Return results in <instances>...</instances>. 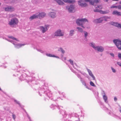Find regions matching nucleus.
I'll use <instances>...</instances> for the list:
<instances>
[{"label":"nucleus","mask_w":121,"mask_h":121,"mask_svg":"<svg viewBox=\"0 0 121 121\" xmlns=\"http://www.w3.org/2000/svg\"><path fill=\"white\" fill-rule=\"evenodd\" d=\"M86 69L89 73V75L92 77V78L93 79V80H95V77L93 75L91 70L87 68H86Z\"/></svg>","instance_id":"nucleus-12"},{"label":"nucleus","mask_w":121,"mask_h":121,"mask_svg":"<svg viewBox=\"0 0 121 121\" xmlns=\"http://www.w3.org/2000/svg\"><path fill=\"white\" fill-rule=\"evenodd\" d=\"M112 1H118L119 0H112Z\"/></svg>","instance_id":"nucleus-58"},{"label":"nucleus","mask_w":121,"mask_h":121,"mask_svg":"<svg viewBox=\"0 0 121 121\" xmlns=\"http://www.w3.org/2000/svg\"><path fill=\"white\" fill-rule=\"evenodd\" d=\"M89 45L92 47L95 51L100 52H102L104 51V47L100 46H96L95 43L92 42L89 43Z\"/></svg>","instance_id":"nucleus-2"},{"label":"nucleus","mask_w":121,"mask_h":121,"mask_svg":"<svg viewBox=\"0 0 121 121\" xmlns=\"http://www.w3.org/2000/svg\"><path fill=\"white\" fill-rule=\"evenodd\" d=\"M119 28H120L121 29V24H120L119 25Z\"/></svg>","instance_id":"nucleus-56"},{"label":"nucleus","mask_w":121,"mask_h":121,"mask_svg":"<svg viewBox=\"0 0 121 121\" xmlns=\"http://www.w3.org/2000/svg\"><path fill=\"white\" fill-rule=\"evenodd\" d=\"M37 14L38 17V18L39 19L44 17L46 15V13L44 12L37 13Z\"/></svg>","instance_id":"nucleus-10"},{"label":"nucleus","mask_w":121,"mask_h":121,"mask_svg":"<svg viewBox=\"0 0 121 121\" xmlns=\"http://www.w3.org/2000/svg\"><path fill=\"white\" fill-rule=\"evenodd\" d=\"M78 4L82 7H85L87 6V4L83 1L80 0L78 1Z\"/></svg>","instance_id":"nucleus-9"},{"label":"nucleus","mask_w":121,"mask_h":121,"mask_svg":"<svg viewBox=\"0 0 121 121\" xmlns=\"http://www.w3.org/2000/svg\"><path fill=\"white\" fill-rule=\"evenodd\" d=\"M86 22H88V21L86 18H80L77 19L76 21V23L78 25H81L83 24Z\"/></svg>","instance_id":"nucleus-5"},{"label":"nucleus","mask_w":121,"mask_h":121,"mask_svg":"<svg viewBox=\"0 0 121 121\" xmlns=\"http://www.w3.org/2000/svg\"><path fill=\"white\" fill-rule=\"evenodd\" d=\"M117 8L120 9H121V5H119L117 6Z\"/></svg>","instance_id":"nucleus-46"},{"label":"nucleus","mask_w":121,"mask_h":121,"mask_svg":"<svg viewBox=\"0 0 121 121\" xmlns=\"http://www.w3.org/2000/svg\"><path fill=\"white\" fill-rule=\"evenodd\" d=\"M119 4H121V1L119 2Z\"/></svg>","instance_id":"nucleus-60"},{"label":"nucleus","mask_w":121,"mask_h":121,"mask_svg":"<svg viewBox=\"0 0 121 121\" xmlns=\"http://www.w3.org/2000/svg\"><path fill=\"white\" fill-rule=\"evenodd\" d=\"M84 1L87 2H89L90 4H93L92 0H84Z\"/></svg>","instance_id":"nucleus-31"},{"label":"nucleus","mask_w":121,"mask_h":121,"mask_svg":"<svg viewBox=\"0 0 121 121\" xmlns=\"http://www.w3.org/2000/svg\"><path fill=\"white\" fill-rule=\"evenodd\" d=\"M83 24H82V25H79V26H81V27H82V28H85V27H84L83 26Z\"/></svg>","instance_id":"nucleus-54"},{"label":"nucleus","mask_w":121,"mask_h":121,"mask_svg":"<svg viewBox=\"0 0 121 121\" xmlns=\"http://www.w3.org/2000/svg\"><path fill=\"white\" fill-rule=\"evenodd\" d=\"M63 116H65V112L64 111L61 112Z\"/></svg>","instance_id":"nucleus-41"},{"label":"nucleus","mask_w":121,"mask_h":121,"mask_svg":"<svg viewBox=\"0 0 121 121\" xmlns=\"http://www.w3.org/2000/svg\"><path fill=\"white\" fill-rule=\"evenodd\" d=\"M69 61L70 63L73 66V67L75 69H76L75 67V66L74 65L73 62V60H69Z\"/></svg>","instance_id":"nucleus-29"},{"label":"nucleus","mask_w":121,"mask_h":121,"mask_svg":"<svg viewBox=\"0 0 121 121\" xmlns=\"http://www.w3.org/2000/svg\"><path fill=\"white\" fill-rule=\"evenodd\" d=\"M83 32L84 34V37L85 38H86L88 35V33L86 32L85 31H83Z\"/></svg>","instance_id":"nucleus-30"},{"label":"nucleus","mask_w":121,"mask_h":121,"mask_svg":"<svg viewBox=\"0 0 121 121\" xmlns=\"http://www.w3.org/2000/svg\"><path fill=\"white\" fill-rule=\"evenodd\" d=\"M27 117H28V118L30 120V118L28 115H27Z\"/></svg>","instance_id":"nucleus-55"},{"label":"nucleus","mask_w":121,"mask_h":121,"mask_svg":"<svg viewBox=\"0 0 121 121\" xmlns=\"http://www.w3.org/2000/svg\"><path fill=\"white\" fill-rule=\"evenodd\" d=\"M44 93H45V91H44Z\"/></svg>","instance_id":"nucleus-63"},{"label":"nucleus","mask_w":121,"mask_h":121,"mask_svg":"<svg viewBox=\"0 0 121 121\" xmlns=\"http://www.w3.org/2000/svg\"><path fill=\"white\" fill-rule=\"evenodd\" d=\"M40 30L43 33H44L48 30V29L46 27L42 26H40Z\"/></svg>","instance_id":"nucleus-14"},{"label":"nucleus","mask_w":121,"mask_h":121,"mask_svg":"<svg viewBox=\"0 0 121 121\" xmlns=\"http://www.w3.org/2000/svg\"><path fill=\"white\" fill-rule=\"evenodd\" d=\"M12 117L13 118V119L14 120L15 119L16 117L15 115L14 114H13L12 115Z\"/></svg>","instance_id":"nucleus-43"},{"label":"nucleus","mask_w":121,"mask_h":121,"mask_svg":"<svg viewBox=\"0 0 121 121\" xmlns=\"http://www.w3.org/2000/svg\"><path fill=\"white\" fill-rule=\"evenodd\" d=\"M117 99L116 97H114V100L115 102H116L117 100Z\"/></svg>","instance_id":"nucleus-45"},{"label":"nucleus","mask_w":121,"mask_h":121,"mask_svg":"<svg viewBox=\"0 0 121 121\" xmlns=\"http://www.w3.org/2000/svg\"><path fill=\"white\" fill-rule=\"evenodd\" d=\"M76 28L78 29V30L79 32L81 33L83 32V30L82 28L78 27H77Z\"/></svg>","instance_id":"nucleus-27"},{"label":"nucleus","mask_w":121,"mask_h":121,"mask_svg":"<svg viewBox=\"0 0 121 121\" xmlns=\"http://www.w3.org/2000/svg\"><path fill=\"white\" fill-rule=\"evenodd\" d=\"M56 2L60 5H62L64 4L63 2L61 0H56Z\"/></svg>","instance_id":"nucleus-22"},{"label":"nucleus","mask_w":121,"mask_h":121,"mask_svg":"<svg viewBox=\"0 0 121 121\" xmlns=\"http://www.w3.org/2000/svg\"><path fill=\"white\" fill-rule=\"evenodd\" d=\"M101 10L96 9L94 10V11L95 12H99L100 13Z\"/></svg>","instance_id":"nucleus-34"},{"label":"nucleus","mask_w":121,"mask_h":121,"mask_svg":"<svg viewBox=\"0 0 121 121\" xmlns=\"http://www.w3.org/2000/svg\"><path fill=\"white\" fill-rule=\"evenodd\" d=\"M109 11L108 10H106L104 11H101L100 13L103 14H105L109 13Z\"/></svg>","instance_id":"nucleus-24"},{"label":"nucleus","mask_w":121,"mask_h":121,"mask_svg":"<svg viewBox=\"0 0 121 121\" xmlns=\"http://www.w3.org/2000/svg\"><path fill=\"white\" fill-rule=\"evenodd\" d=\"M18 22V19L16 18H14L11 19L10 21H9L8 24L12 27H15Z\"/></svg>","instance_id":"nucleus-3"},{"label":"nucleus","mask_w":121,"mask_h":121,"mask_svg":"<svg viewBox=\"0 0 121 121\" xmlns=\"http://www.w3.org/2000/svg\"><path fill=\"white\" fill-rule=\"evenodd\" d=\"M46 55L48 56L49 57H52L54 56V55H52L50 54H46Z\"/></svg>","instance_id":"nucleus-35"},{"label":"nucleus","mask_w":121,"mask_h":121,"mask_svg":"<svg viewBox=\"0 0 121 121\" xmlns=\"http://www.w3.org/2000/svg\"><path fill=\"white\" fill-rule=\"evenodd\" d=\"M9 38L12 39L7 40L8 41H9L13 43L15 45V47L17 48H21L22 46L25 45L24 44H21L16 43V41H18V40L16 38H14L12 36H10Z\"/></svg>","instance_id":"nucleus-1"},{"label":"nucleus","mask_w":121,"mask_h":121,"mask_svg":"<svg viewBox=\"0 0 121 121\" xmlns=\"http://www.w3.org/2000/svg\"><path fill=\"white\" fill-rule=\"evenodd\" d=\"M103 18V20H104L105 21H107V20L108 19H110L111 18V17H108L107 16H105L102 17Z\"/></svg>","instance_id":"nucleus-21"},{"label":"nucleus","mask_w":121,"mask_h":121,"mask_svg":"<svg viewBox=\"0 0 121 121\" xmlns=\"http://www.w3.org/2000/svg\"><path fill=\"white\" fill-rule=\"evenodd\" d=\"M110 54L113 57H114V55L112 53H110Z\"/></svg>","instance_id":"nucleus-50"},{"label":"nucleus","mask_w":121,"mask_h":121,"mask_svg":"<svg viewBox=\"0 0 121 121\" xmlns=\"http://www.w3.org/2000/svg\"><path fill=\"white\" fill-rule=\"evenodd\" d=\"M90 85L93 87H95L96 86L95 85V84L92 81H91L90 82Z\"/></svg>","instance_id":"nucleus-33"},{"label":"nucleus","mask_w":121,"mask_h":121,"mask_svg":"<svg viewBox=\"0 0 121 121\" xmlns=\"http://www.w3.org/2000/svg\"><path fill=\"white\" fill-rule=\"evenodd\" d=\"M111 69L112 70V72L114 73H115L116 72V70L114 69L112 67H111Z\"/></svg>","instance_id":"nucleus-36"},{"label":"nucleus","mask_w":121,"mask_h":121,"mask_svg":"<svg viewBox=\"0 0 121 121\" xmlns=\"http://www.w3.org/2000/svg\"><path fill=\"white\" fill-rule=\"evenodd\" d=\"M38 17L36 13L35 14L33 15L32 16H31L30 17V20H31L35 18H38Z\"/></svg>","instance_id":"nucleus-18"},{"label":"nucleus","mask_w":121,"mask_h":121,"mask_svg":"<svg viewBox=\"0 0 121 121\" xmlns=\"http://www.w3.org/2000/svg\"><path fill=\"white\" fill-rule=\"evenodd\" d=\"M0 5H1V3H0Z\"/></svg>","instance_id":"nucleus-64"},{"label":"nucleus","mask_w":121,"mask_h":121,"mask_svg":"<svg viewBox=\"0 0 121 121\" xmlns=\"http://www.w3.org/2000/svg\"><path fill=\"white\" fill-rule=\"evenodd\" d=\"M121 109L119 111L121 113V108H120Z\"/></svg>","instance_id":"nucleus-59"},{"label":"nucleus","mask_w":121,"mask_h":121,"mask_svg":"<svg viewBox=\"0 0 121 121\" xmlns=\"http://www.w3.org/2000/svg\"><path fill=\"white\" fill-rule=\"evenodd\" d=\"M14 101L16 102L17 104L19 105V106L20 107H21V105L19 103V102L18 101H17V100H14Z\"/></svg>","instance_id":"nucleus-37"},{"label":"nucleus","mask_w":121,"mask_h":121,"mask_svg":"<svg viewBox=\"0 0 121 121\" xmlns=\"http://www.w3.org/2000/svg\"><path fill=\"white\" fill-rule=\"evenodd\" d=\"M101 94L103 95H106L105 92L103 90H102Z\"/></svg>","instance_id":"nucleus-38"},{"label":"nucleus","mask_w":121,"mask_h":121,"mask_svg":"<svg viewBox=\"0 0 121 121\" xmlns=\"http://www.w3.org/2000/svg\"><path fill=\"white\" fill-rule=\"evenodd\" d=\"M5 9L6 11L12 12L14 10V8L13 7L9 6L5 8Z\"/></svg>","instance_id":"nucleus-13"},{"label":"nucleus","mask_w":121,"mask_h":121,"mask_svg":"<svg viewBox=\"0 0 121 121\" xmlns=\"http://www.w3.org/2000/svg\"><path fill=\"white\" fill-rule=\"evenodd\" d=\"M0 90L2 91V90L0 88Z\"/></svg>","instance_id":"nucleus-61"},{"label":"nucleus","mask_w":121,"mask_h":121,"mask_svg":"<svg viewBox=\"0 0 121 121\" xmlns=\"http://www.w3.org/2000/svg\"><path fill=\"white\" fill-rule=\"evenodd\" d=\"M103 98L105 102L106 103H108V101L107 100L108 98L106 95H103Z\"/></svg>","instance_id":"nucleus-19"},{"label":"nucleus","mask_w":121,"mask_h":121,"mask_svg":"<svg viewBox=\"0 0 121 121\" xmlns=\"http://www.w3.org/2000/svg\"><path fill=\"white\" fill-rule=\"evenodd\" d=\"M74 6L73 5H71L69 6H66V8L69 12L74 13L75 12Z\"/></svg>","instance_id":"nucleus-7"},{"label":"nucleus","mask_w":121,"mask_h":121,"mask_svg":"<svg viewBox=\"0 0 121 121\" xmlns=\"http://www.w3.org/2000/svg\"><path fill=\"white\" fill-rule=\"evenodd\" d=\"M117 8V6H111V8Z\"/></svg>","instance_id":"nucleus-42"},{"label":"nucleus","mask_w":121,"mask_h":121,"mask_svg":"<svg viewBox=\"0 0 121 121\" xmlns=\"http://www.w3.org/2000/svg\"><path fill=\"white\" fill-rule=\"evenodd\" d=\"M37 50L38 51L42 53H43L44 54H46L45 52V51H43L40 49H37Z\"/></svg>","instance_id":"nucleus-28"},{"label":"nucleus","mask_w":121,"mask_h":121,"mask_svg":"<svg viewBox=\"0 0 121 121\" xmlns=\"http://www.w3.org/2000/svg\"><path fill=\"white\" fill-rule=\"evenodd\" d=\"M110 24L112 25H113L118 28H119V26L120 24L119 23L117 22H110Z\"/></svg>","instance_id":"nucleus-15"},{"label":"nucleus","mask_w":121,"mask_h":121,"mask_svg":"<svg viewBox=\"0 0 121 121\" xmlns=\"http://www.w3.org/2000/svg\"><path fill=\"white\" fill-rule=\"evenodd\" d=\"M74 65H75L77 67H78L77 65V64L76 63H74Z\"/></svg>","instance_id":"nucleus-57"},{"label":"nucleus","mask_w":121,"mask_h":121,"mask_svg":"<svg viewBox=\"0 0 121 121\" xmlns=\"http://www.w3.org/2000/svg\"><path fill=\"white\" fill-rule=\"evenodd\" d=\"M117 64L121 67V63L120 62H117Z\"/></svg>","instance_id":"nucleus-44"},{"label":"nucleus","mask_w":121,"mask_h":121,"mask_svg":"<svg viewBox=\"0 0 121 121\" xmlns=\"http://www.w3.org/2000/svg\"><path fill=\"white\" fill-rule=\"evenodd\" d=\"M92 2L93 3H92V5H93L95 3L96 4H97L99 3H100L101 2V1L100 0H92Z\"/></svg>","instance_id":"nucleus-23"},{"label":"nucleus","mask_w":121,"mask_h":121,"mask_svg":"<svg viewBox=\"0 0 121 121\" xmlns=\"http://www.w3.org/2000/svg\"><path fill=\"white\" fill-rule=\"evenodd\" d=\"M113 42L117 48L121 50V40L119 39H114Z\"/></svg>","instance_id":"nucleus-6"},{"label":"nucleus","mask_w":121,"mask_h":121,"mask_svg":"<svg viewBox=\"0 0 121 121\" xmlns=\"http://www.w3.org/2000/svg\"><path fill=\"white\" fill-rule=\"evenodd\" d=\"M64 33L62 31L58 29L51 35V37L53 38H55V37L63 36L64 35Z\"/></svg>","instance_id":"nucleus-4"},{"label":"nucleus","mask_w":121,"mask_h":121,"mask_svg":"<svg viewBox=\"0 0 121 121\" xmlns=\"http://www.w3.org/2000/svg\"><path fill=\"white\" fill-rule=\"evenodd\" d=\"M75 33V30H71L69 31V35L70 36H73Z\"/></svg>","instance_id":"nucleus-16"},{"label":"nucleus","mask_w":121,"mask_h":121,"mask_svg":"<svg viewBox=\"0 0 121 121\" xmlns=\"http://www.w3.org/2000/svg\"><path fill=\"white\" fill-rule=\"evenodd\" d=\"M72 71L74 73H75V74L76 75H77V76L78 77V78H79L80 79L81 78H81V75H80V74H77V73L75 71H74L73 70H72Z\"/></svg>","instance_id":"nucleus-26"},{"label":"nucleus","mask_w":121,"mask_h":121,"mask_svg":"<svg viewBox=\"0 0 121 121\" xmlns=\"http://www.w3.org/2000/svg\"><path fill=\"white\" fill-rule=\"evenodd\" d=\"M109 0H103V1L105 2H107Z\"/></svg>","instance_id":"nucleus-52"},{"label":"nucleus","mask_w":121,"mask_h":121,"mask_svg":"<svg viewBox=\"0 0 121 121\" xmlns=\"http://www.w3.org/2000/svg\"><path fill=\"white\" fill-rule=\"evenodd\" d=\"M64 59H65V60H66V57H65V58H64Z\"/></svg>","instance_id":"nucleus-62"},{"label":"nucleus","mask_w":121,"mask_h":121,"mask_svg":"<svg viewBox=\"0 0 121 121\" xmlns=\"http://www.w3.org/2000/svg\"><path fill=\"white\" fill-rule=\"evenodd\" d=\"M58 51H60L62 54H64L65 52V51L61 48H59L58 49Z\"/></svg>","instance_id":"nucleus-25"},{"label":"nucleus","mask_w":121,"mask_h":121,"mask_svg":"<svg viewBox=\"0 0 121 121\" xmlns=\"http://www.w3.org/2000/svg\"><path fill=\"white\" fill-rule=\"evenodd\" d=\"M112 14L114 15H116L118 16H120L121 15V12H118L117 10L114 11L112 13Z\"/></svg>","instance_id":"nucleus-17"},{"label":"nucleus","mask_w":121,"mask_h":121,"mask_svg":"<svg viewBox=\"0 0 121 121\" xmlns=\"http://www.w3.org/2000/svg\"><path fill=\"white\" fill-rule=\"evenodd\" d=\"M52 106H54V107H57V108H58V107H57V106H54L53 104H52V105H51L50 106V107L51 108H52Z\"/></svg>","instance_id":"nucleus-47"},{"label":"nucleus","mask_w":121,"mask_h":121,"mask_svg":"<svg viewBox=\"0 0 121 121\" xmlns=\"http://www.w3.org/2000/svg\"><path fill=\"white\" fill-rule=\"evenodd\" d=\"M64 54H62V53L61 55H60V56H61V57L62 58L63 56H64Z\"/></svg>","instance_id":"nucleus-51"},{"label":"nucleus","mask_w":121,"mask_h":121,"mask_svg":"<svg viewBox=\"0 0 121 121\" xmlns=\"http://www.w3.org/2000/svg\"><path fill=\"white\" fill-rule=\"evenodd\" d=\"M118 58L121 60V53H119L118 55Z\"/></svg>","instance_id":"nucleus-40"},{"label":"nucleus","mask_w":121,"mask_h":121,"mask_svg":"<svg viewBox=\"0 0 121 121\" xmlns=\"http://www.w3.org/2000/svg\"><path fill=\"white\" fill-rule=\"evenodd\" d=\"M49 17L52 18H54L56 17V12H51L48 13Z\"/></svg>","instance_id":"nucleus-8"},{"label":"nucleus","mask_w":121,"mask_h":121,"mask_svg":"<svg viewBox=\"0 0 121 121\" xmlns=\"http://www.w3.org/2000/svg\"><path fill=\"white\" fill-rule=\"evenodd\" d=\"M103 7L102 5L101 4L99 5H98L97 7H96L95 8L97 9L98 8H99L100 9H102V8Z\"/></svg>","instance_id":"nucleus-32"},{"label":"nucleus","mask_w":121,"mask_h":121,"mask_svg":"<svg viewBox=\"0 0 121 121\" xmlns=\"http://www.w3.org/2000/svg\"><path fill=\"white\" fill-rule=\"evenodd\" d=\"M82 84L83 85H84L85 86H86V83H85V82L84 81H83V82H82Z\"/></svg>","instance_id":"nucleus-48"},{"label":"nucleus","mask_w":121,"mask_h":121,"mask_svg":"<svg viewBox=\"0 0 121 121\" xmlns=\"http://www.w3.org/2000/svg\"><path fill=\"white\" fill-rule=\"evenodd\" d=\"M76 70L77 71H78V72H79L80 73H81V74H82L83 75H84V76L86 74V73H82L81 72V71L80 70H78V69H76Z\"/></svg>","instance_id":"nucleus-39"},{"label":"nucleus","mask_w":121,"mask_h":121,"mask_svg":"<svg viewBox=\"0 0 121 121\" xmlns=\"http://www.w3.org/2000/svg\"><path fill=\"white\" fill-rule=\"evenodd\" d=\"M103 21V18L102 17L99 18L94 20V22L95 23H101Z\"/></svg>","instance_id":"nucleus-11"},{"label":"nucleus","mask_w":121,"mask_h":121,"mask_svg":"<svg viewBox=\"0 0 121 121\" xmlns=\"http://www.w3.org/2000/svg\"><path fill=\"white\" fill-rule=\"evenodd\" d=\"M54 56H53V57H55L56 58H58V59H59V57L58 56H55V55H54Z\"/></svg>","instance_id":"nucleus-53"},{"label":"nucleus","mask_w":121,"mask_h":121,"mask_svg":"<svg viewBox=\"0 0 121 121\" xmlns=\"http://www.w3.org/2000/svg\"><path fill=\"white\" fill-rule=\"evenodd\" d=\"M65 2L68 3H72L74 2V0H62Z\"/></svg>","instance_id":"nucleus-20"},{"label":"nucleus","mask_w":121,"mask_h":121,"mask_svg":"<svg viewBox=\"0 0 121 121\" xmlns=\"http://www.w3.org/2000/svg\"><path fill=\"white\" fill-rule=\"evenodd\" d=\"M80 81H81V82H83V81H84V80H83V79L82 78H80Z\"/></svg>","instance_id":"nucleus-49"}]
</instances>
